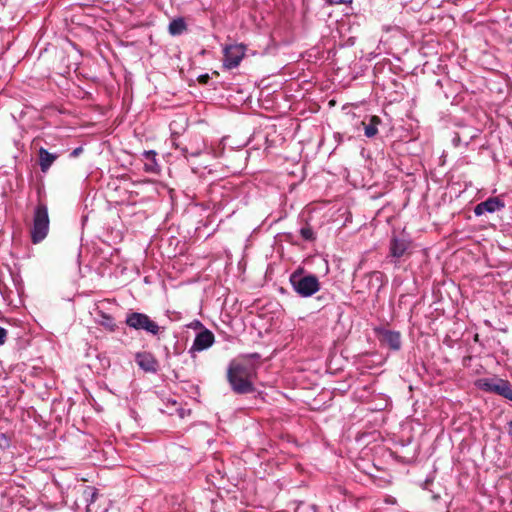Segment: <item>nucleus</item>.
<instances>
[{"label": "nucleus", "instance_id": "f257e3e1", "mask_svg": "<svg viewBox=\"0 0 512 512\" xmlns=\"http://www.w3.org/2000/svg\"><path fill=\"white\" fill-rule=\"evenodd\" d=\"M256 374V369L247 363L231 364L227 379L232 390L237 394H248L255 391L252 378Z\"/></svg>", "mask_w": 512, "mask_h": 512}, {"label": "nucleus", "instance_id": "f03ea898", "mask_svg": "<svg viewBox=\"0 0 512 512\" xmlns=\"http://www.w3.org/2000/svg\"><path fill=\"white\" fill-rule=\"evenodd\" d=\"M49 225L48 206L46 203L38 201L33 211V225L30 231L33 244H38L47 237Z\"/></svg>", "mask_w": 512, "mask_h": 512}, {"label": "nucleus", "instance_id": "7ed1b4c3", "mask_svg": "<svg viewBox=\"0 0 512 512\" xmlns=\"http://www.w3.org/2000/svg\"><path fill=\"white\" fill-rule=\"evenodd\" d=\"M290 283L296 293L305 298L314 295L320 289L319 280L315 275H303L301 271H295L290 275Z\"/></svg>", "mask_w": 512, "mask_h": 512}, {"label": "nucleus", "instance_id": "20e7f679", "mask_svg": "<svg viewBox=\"0 0 512 512\" xmlns=\"http://www.w3.org/2000/svg\"><path fill=\"white\" fill-rule=\"evenodd\" d=\"M125 324L134 330L145 331L148 334L157 336L160 332L165 330L160 327L154 320L147 314L141 312H129L126 315Z\"/></svg>", "mask_w": 512, "mask_h": 512}, {"label": "nucleus", "instance_id": "39448f33", "mask_svg": "<svg viewBox=\"0 0 512 512\" xmlns=\"http://www.w3.org/2000/svg\"><path fill=\"white\" fill-rule=\"evenodd\" d=\"M247 46L243 43L225 45L223 47V68L232 70L237 68L246 55Z\"/></svg>", "mask_w": 512, "mask_h": 512}, {"label": "nucleus", "instance_id": "423d86ee", "mask_svg": "<svg viewBox=\"0 0 512 512\" xmlns=\"http://www.w3.org/2000/svg\"><path fill=\"white\" fill-rule=\"evenodd\" d=\"M411 247V240L408 238H400L392 236L389 243V254L387 256L390 262L398 267L400 259L404 257Z\"/></svg>", "mask_w": 512, "mask_h": 512}, {"label": "nucleus", "instance_id": "0eeeda50", "mask_svg": "<svg viewBox=\"0 0 512 512\" xmlns=\"http://www.w3.org/2000/svg\"><path fill=\"white\" fill-rule=\"evenodd\" d=\"M214 342V334L208 329H203L195 336L193 344L190 347L188 353L191 355V357L194 358L196 356V352H201L210 348Z\"/></svg>", "mask_w": 512, "mask_h": 512}, {"label": "nucleus", "instance_id": "6e6552de", "mask_svg": "<svg viewBox=\"0 0 512 512\" xmlns=\"http://www.w3.org/2000/svg\"><path fill=\"white\" fill-rule=\"evenodd\" d=\"M504 207L505 203L499 197H489L474 207V214L476 216H481L484 213H494L502 210Z\"/></svg>", "mask_w": 512, "mask_h": 512}, {"label": "nucleus", "instance_id": "1a4fd4ad", "mask_svg": "<svg viewBox=\"0 0 512 512\" xmlns=\"http://www.w3.org/2000/svg\"><path fill=\"white\" fill-rule=\"evenodd\" d=\"M135 362L145 372L156 373L159 363L154 355L150 352H138L135 355Z\"/></svg>", "mask_w": 512, "mask_h": 512}, {"label": "nucleus", "instance_id": "9d476101", "mask_svg": "<svg viewBox=\"0 0 512 512\" xmlns=\"http://www.w3.org/2000/svg\"><path fill=\"white\" fill-rule=\"evenodd\" d=\"M378 335L380 336V342L388 346L393 351H399L401 349V334L398 331H392L387 329H378Z\"/></svg>", "mask_w": 512, "mask_h": 512}, {"label": "nucleus", "instance_id": "9b49d317", "mask_svg": "<svg viewBox=\"0 0 512 512\" xmlns=\"http://www.w3.org/2000/svg\"><path fill=\"white\" fill-rule=\"evenodd\" d=\"M505 379L501 378H483L477 381V386L485 392L501 395Z\"/></svg>", "mask_w": 512, "mask_h": 512}, {"label": "nucleus", "instance_id": "f8f14e48", "mask_svg": "<svg viewBox=\"0 0 512 512\" xmlns=\"http://www.w3.org/2000/svg\"><path fill=\"white\" fill-rule=\"evenodd\" d=\"M39 166L42 172H47L53 162L58 158L57 154L50 153L47 149L41 147L38 151Z\"/></svg>", "mask_w": 512, "mask_h": 512}, {"label": "nucleus", "instance_id": "ddd939ff", "mask_svg": "<svg viewBox=\"0 0 512 512\" xmlns=\"http://www.w3.org/2000/svg\"><path fill=\"white\" fill-rule=\"evenodd\" d=\"M143 157L146 159L144 170L148 173H158L160 168L156 160V152L154 150L144 151Z\"/></svg>", "mask_w": 512, "mask_h": 512}, {"label": "nucleus", "instance_id": "4468645a", "mask_svg": "<svg viewBox=\"0 0 512 512\" xmlns=\"http://www.w3.org/2000/svg\"><path fill=\"white\" fill-rule=\"evenodd\" d=\"M364 125V135L367 138H373L378 133V126L381 124V119L378 116H371L369 122L366 124L362 122Z\"/></svg>", "mask_w": 512, "mask_h": 512}, {"label": "nucleus", "instance_id": "2eb2a0df", "mask_svg": "<svg viewBox=\"0 0 512 512\" xmlns=\"http://www.w3.org/2000/svg\"><path fill=\"white\" fill-rule=\"evenodd\" d=\"M187 30V25L182 17L173 19L168 26V31L172 36H179Z\"/></svg>", "mask_w": 512, "mask_h": 512}, {"label": "nucleus", "instance_id": "dca6fc26", "mask_svg": "<svg viewBox=\"0 0 512 512\" xmlns=\"http://www.w3.org/2000/svg\"><path fill=\"white\" fill-rule=\"evenodd\" d=\"M97 322L110 332H114L117 328L114 318L102 311L98 313Z\"/></svg>", "mask_w": 512, "mask_h": 512}, {"label": "nucleus", "instance_id": "f3484780", "mask_svg": "<svg viewBox=\"0 0 512 512\" xmlns=\"http://www.w3.org/2000/svg\"><path fill=\"white\" fill-rule=\"evenodd\" d=\"M83 498L87 506H90L97 500L98 490L95 487L87 486L83 491Z\"/></svg>", "mask_w": 512, "mask_h": 512}, {"label": "nucleus", "instance_id": "a211bd4d", "mask_svg": "<svg viewBox=\"0 0 512 512\" xmlns=\"http://www.w3.org/2000/svg\"><path fill=\"white\" fill-rule=\"evenodd\" d=\"M11 446V439L4 433L0 434V460L5 456Z\"/></svg>", "mask_w": 512, "mask_h": 512}, {"label": "nucleus", "instance_id": "6ab92c4d", "mask_svg": "<svg viewBox=\"0 0 512 512\" xmlns=\"http://www.w3.org/2000/svg\"><path fill=\"white\" fill-rule=\"evenodd\" d=\"M301 237L306 241H312L315 239V233L311 226L306 225L302 227L299 231Z\"/></svg>", "mask_w": 512, "mask_h": 512}, {"label": "nucleus", "instance_id": "aec40b11", "mask_svg": "<svg viewBox=\"0 0 512 512\" xmlns=\"http://www.w3.org/2000/svg\"><path fill=\"white\" fill-rule=\"evenodd\" d=\"M500 396L512 401V385L508 380L505 381Z\"/></svg>", "mask_w": 512, "mask_h": 512}, {"label": "nucleus", "instance_id": "412c9836", "mask_svg": "<svg viewBox=\"0 0 512 512\" xmlns=\"http://www.w3.org/2000/svg\"><path fill=\"white\" fill-rule=\"evenodd\" d=\"M181 153L183 154V156L185 158H188L189 156H192V157L199 156L201 154V151L199 149H197L195 151L189 152L187 147H183V148H181Z\"/></svg>", "mask_w": 512, "mask_h": 512}, {"label": "nucleus", "instance_id": "4be33fe9", "mask_svg": "<svg viewBox=\"0 0 512 512\" xmlns=\"http://www.w3.org/2000/svg\"><path fill=\"white\" fill-rule=\"evenodd\" d=\"M188 327L193 328V329H201V330L205 329V328H204V326H203V324H202V322H201V321H199V320H194V321H192V322L188 325Z\"/></svg>", "mask_w": 512, "mask_h": 512}, {"label": "nucleus", "instance_id": "5701e85b", "mask_svg": "<svg viewBox=\"0 0 512 512\" xmlns=\"http://www.w3.org/2000/svg\"><path fill=\"white\" fill-rule=\"evenodd\" d=\"M7 337V331L3 327L0 326V345L5 343Z\"/></svg>", "mask_w": 512, "mask_h": 512}, {"label": "nucleus", "instance_id": "b1692460", "mask_svg": "<svg viewBox=\"0 0 512 512\" xmlns=\"http://www.w3.org/2000/svg\"><path fill=\"white\" fill-rule=\"evenodd\" d=\"M351 2H352V0H328V3L331 5L348 4Z\"/></svg>", "mask_w": 512, "mask_h": 512}, {"label": "nucleus", "instance_id": "393cba45", "mask_svg": "<svg viewBox=\"0 0 512 512\" xmlns=\"http://www.w3.org/2000/svg\"><path fill=\"white\" fill-rule=\"evenodd\" d=\"M83 151V148L82 147H77L75 148L71 153H70V157L72 158H75L77 156H79Z\"/></svg>", "mask_w": 512, "mask_h": 512}, {"label": "nucleus", "instance_id": "a878e982", "mask_svg": "<svg viewBox=\"0 0 512 512\" xmlns=\"http://www.w3.org/2000/svg\"><path fill=\"white\" fill-rule=\"evenodd\" d=\"M209 79H210V77H209L208 74L200 75L199 78H198L199 82L202 83V84L208 83Z\"/></svg>", "mask_w": 512, "mask_h": 512}, {"label": "nucleus", "instance_id": "bb28decb", "mask_svg": "<svg viewBox=\"0 0 512 512\" xmlns=\"http://www.w3.org/2000/svg\"><path fill=\"white\" fill-rule=\"evenodd\" d=\"M260 357L261 356L258 353H251V354H247L244 356L245 359H254V360H259Z\"/></svg>", "mask_w": 512, "mask_h": 512}, {"label": "nucleus", "instance_id": "cd10ccee", "mask_svg": "<svg viewBox=\"0 0 512 512\" xmlns=\"http://www.w3.org/2000/svg\"><path fill=\"white\" fill-rule=\"evenodd\" d=\"M461 141V138L459 136V134H456V136L453 138V142L455 145H458Z\"/></svg>", "mask_w": 512, "mask_h": 512}, {"label": "nucleus", "instance_id": "c85d7f7f", "mask_svg": "<svg viewBox=\"0 0 512 512\" xmlns=\"http://www.w3.org/2000/svg\"><path fill=\"white\" fill-rule=\"evenodd\" d=\"M508 434L512 437V421L508 423Z\"/></svg>", "mask_w": 512, "mask_h": 512}, {"label": "nucleus", "instance_id": "c756f323", "mask_svg": "<svg viewBox=\"0 0 512 512\" xmlns=\"http://www.w3.org/2000/svg\"><path fill=\"white\" fill-rule=\"evenodd\" d=\"M311 508L313 509V512H317L316 506L312 505Z\"/></svg>", "mask_w": 512, "mask_h": 512}, {"label": "nucleus", "instance_id": "7c9ffc66", "mask_svg": "<svg viewBox=\"0 0 512 512\" xmlns=\"http://www.w3.org/2000/svg\"><path fill=\"white\" fill-rule=\"evenodd\" d=\"M474 340L477 342L479 340L478 334L475 335Z\"/></svg>", "mask_w": 512, "mask_h": 512}]
</instances>
